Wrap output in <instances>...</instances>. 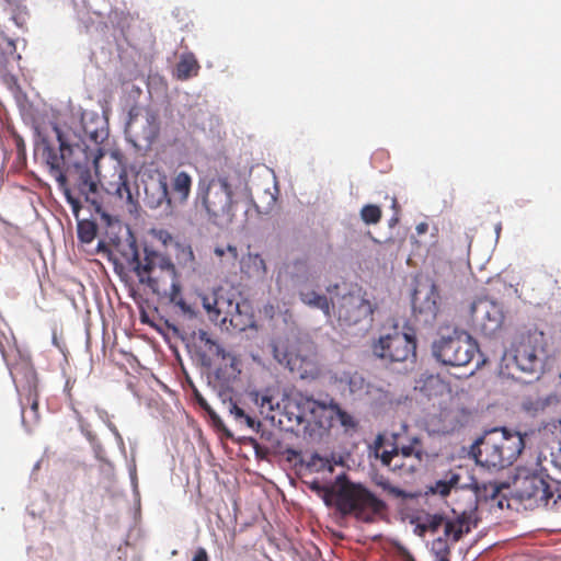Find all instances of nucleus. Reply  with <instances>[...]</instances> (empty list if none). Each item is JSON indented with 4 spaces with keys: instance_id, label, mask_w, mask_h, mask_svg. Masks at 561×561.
Segmentation results:
<instances>
[{
    "instance_id": "obj_1",
    "label": "nucleus",
    "mask_w": 561,
    "mask_h": 561,
    "mask_svg": "<svg viewBox=\"0 0 561 561\" xmlns=\"http://www.w3.org/2000/svg\"><path fill=\"white\" fill-rule=\"evenodd\" d=\"M59 142V153L46 139H42L36 150L42 157L50 175L58 183L75 215L81 209L80 201L71 194L68 178L75 176L76 186L80 194L89 201V195L96 192V183L92 179L90 164L96 163L100 156L94 154L89 146L83 144L81 136L73 130H60L53 127Z\"/></svg>"
},
{
    "instance_id": "obj_2",
    "label": "nucleus",
    "mask_w": 561,
    "mask_h": 561,
    "mask_svg": "<svg viewBox=\"0 0 561 561\" xmlns=\"http://www.w3.org/2000/svg\"><path fill=\"white\" fill-rule=\"evenodd\" d=\"M309 488L317 493H323L324 503L331 505L333 502L342 515H353L364 523L375 522L376 516L387 508L382 500L363 484L351 482L344 473L336 477L334 485H322L313 480Z\"/></svg>"
},
{
    "instance_id": "obj_3",
    "label": "nucleus",
    "mask_w": 561,
    "mask_h": 561,
    "mask_svg": "<svg viewBox=\"0 0 561 561\" xmlns=\"http://www.w3.org/2000/svg\"><path fill=\"white\" fill-rule=\"evenodd\" d=\"M123 256L141 284L148 286L153 294L167 296L172 302L178 301L181 285L175 265L168 255L145 248L140 256L136 242L131 241Z\"/></svg>"
},
{
    "instance_id": "obj_4",
    "label": "nucleus",
    "mask_w": 561,
    "mask_h": 561,
    "mask_svg": "<svg viewBox=\"0 0 561 561\" xmlns=\"http://www.w3.org/2000/svg\"><path fill=\"white\" fill-rule=\"evenodd\" d=\"M199 298L208 319L221 329L243 332L254 325L251 304L236 289L219 286Z\"/></svg>"
},
{
    "instance_id": "obj_5",
    "label": "nucleus",
    "mask_w": 561,
    "mask_h": 561,
    "mask_svg": "<svg viewBox=\"0 0 561 561\" xmlns=\"http://www.w3.org/2000/svg\"><path fill=\"white\" fill-rule=\"evenodd\" d=\"M477 463L488 469H503L511 466L524 448L519 433L494 428L476 443Z\"/></svg>"
},
{
    "instance_id": "obj_6",
    "label": "nucleus",
    "mask_w": 561,
    "mask_h": 561,
    "mask_svg": "<svg viewBox=\"0 0 561 561\" xmlns=\"http://www.w3.org/2000/svg\"><path fill=\"white\" fill-rule=\"evenodd\" d=\"M375 454L382 466L400 477L412 476L423 462L424 448L420 437L409 438L407 444L400 442L399 434L387 440L378 435L375 440Z\"/></svg>"
},
{
    "instance_id": "obj_7",
    "label": "nucleus",
    "mask_w": 561,
    "mask_h": 561,
    "mask_svg": "<svg viewBox=\"0 0 561 561\" xmlns=\"http://www.w3.org/2000/svg\"><path fill=\"white\" fill-rule=\"evenodd\" d=\"M478 351L477 342L465 331L455 330L453 335L442 336L433 344V355L449 366H467Z\"/></svg>"
},
{
    "instance_id": "obj_8",
    "label": "nucleus",
    "mask_w": 561,
    "mask_h": 561,
    "mask_svg": "<svg viewBox=\"0 0 561 561\" xmlns=\"http://www.w3.org/2000/svg\"><path fill=\"white\" fill-rule=\"evenodd\" d=\"M198 201L213 224L221 225L231 221L232 188L226 178L211 180L198 194Z\"/></svg>"
},
{
    "instance_id": "obj_9",
    "label": "nucleus",
    "mask_w": 561,
    "mask_h": 561,
    "mask_svg": "<svg viewBox=\"0 0 561 561\" xmlns=\"http://www.w3.org/2000/svg\"><path fill=\"white\" fill-rule=\"evenodd\" d=\"M546 344L545 333L537 328L520 334L512 346L516 367L527 374L539 373L542 368Z\"/></svg>"
},
{
    "instance_id": "obj_10",
    "label": "nucleus",
    "mask_w": 561,
    "mask_h": 561,
    "mask_svg": "<svg viewBox=\"0 0 561 561\" xmlns=\"http://www.w3.org/2000/svg\"><path fill=\"white\" fill-rule=\"evenodd\" d=\"M374 354L385 360L405 362L416 356V339L414 333L400 332L394 328L392 333L381 335L373 344Z\"/></svg>"
},
{
    "instance_id": "obj_11",
    "label": "nucleus",
    "mask_w": 561,
    "mask_h": 561,
    "mask_svg": "<svg viewBox=\"0 0 561 561\" xmlns=\"http://www.w3.org/2000/svg\"><path fill=\"white\" fill-rule=\"evenodd\" d=\"M471 317L476 329L485 336L499 332L504 323V312L500 304L481 298L471 305Z\"/></svg>"
},
{
    "instance_id": "obj_12",
    "label": "nucleus",
    "mask_w": 561,
    "mask_h": 561,
    "mask_svg": "<svg viewBox=\"0 0 561 561\" xmlns=\"http://www.w3.org/2000/svg\"><path fill=\"white\" fill-rule=\"evenodd\" d=\"M374 312L370 301L364 298L360 293H348L337 301L336 316L343 325H355L369 318Z\"/></svg>"
},
{
    "instance_id": "obj_13",
    "label": "nucleus",
    "mask_w": 561,
    "mask_h": 561,
    "mask_svg": "<svg viewBox=\"0 0 561 561\" xmlns=\"http://www.w3.org/2000/svg\"><path fill=\"white\" fill-rule=\"evenodd\" d=\"M478 496L470 495L468 507L458 511L453 510V516H446L445 537L451 538L453 542H458L463 535L469 534L477 526Z\"/></svg>"
},
{
    "instance_id": "obj_14",
    "label": "nucleus",
    "mask_w": 561,
    "mask_h": 561,
    "mask_svg": "<svg viewBox=\"0 0 561 561\" xmlns=\"http://www.w3.org/2000/svg\"><path fill=\"white\" fill-rule=\"evenodd\" d=\"M516 494L522 502L536 507L547 506L553 496L549 482L537 474L518 479Z\"/></svg>"
},
{
    "instance_id": "obj_15",
    "label": "nucleus",
    "mask_w": 561,
    "mask_h": 561,
    "mask_svg": "<svg viewBox=\"0 0 561 561\" xmlns=\"http://www.w3.org/2000/svg\"><path fill=\"white\" fill-rule=\"evenodd\" d=\"M440 296L435 284L420 286L412 296V310L417 321L432 323L439 311Z\"/></svg>"
},
{
    "instance_id": "obj_16",
    "label": "nucleus",
    "mask_w": 561,
    "mask_h": 561,
    "mask_svg": "<svg viewBox=\"0 0 561 561\" xmlns=\"http://www.w3.org/2000/svg\"><path fill=\"white\" fill-rule=\"evenodd\" d=\"M199 341L205 344L207 347V351L217 356L220 357L222 360V364L217 369V377L222 378L225 381H230L237 379L241 370L239 369V359L236 355L226 352V350L219 345L216 341L211 340L207 332L201 331L199 332Z\"/></svg>"
},
{
    "instance_id": "obj_17",
    "label": "nucleus",
    "mask_w": 561,
    "mask_h": 561,
    "mask_svg": "<svg viewBox=\"0 0 561 561\" xmlns=\"http://www.w3.org/2000/svg\"><path fill=\"white\" fill-rule=\"evenodd\" d=\"M145 202L148 207L156 209L165 206L172 209V197L169 190L167 175L160 174L156 182H151L145 187Z\"/></svg>"
},
{
    "instance_id": "obj_18",
    "label": "nucleus",
    "mask_w": 561,
    "mask_h": 561,
    "mask_svg": "<svg viewBox=\"0 0 561 561\" xmlns=\"http://www.w3.org/2000/svg\"><path fill=\"white\" fill-rule=\"evenodd\" d=\"M325 375L330 383L352 393L363 387L364 379L344 365L331 367Z\"/></svg>"
},
{
    "instance_id": "obj_19",
    "label": "nucleus",
    "mask_w": 561,
    "mask_h": 561,
    "mask_svg": "<svg viewBox=\"0 0 561 561\" xmlns=\"http://www.w3.org/2000/svg\"><path fill=\"white\" fill-rule=\"evenodd\" d=\"M106 190L110 194L115 195L124 203L129 211L137 209L138 201L131 192L128 175L125 170L119 171L117 181L110 182Z\"/></svg>"
},
{
    "instance_id": "obj_20",
    "label": "nucleus",
    "mask_w": 561,
    "mask_h": 561,
    "mask_svg": "<svg viewBox=\"0 0 561 561\" xmlns=\"http://www.w3.org/2000/svg\"><path fill=\"white\" fill-rule=\"evenodd\" d=\"M100 123L99 117H88L85 114L81 116L80 122H78L75 126L69 127H59L56 125L60 130H73L75 133L79 134L83 140V144L88 146L87 140H91L94 144H99L100 140L104 137V130L99 129L96 126H92L94 124Z\"/></svg>"
},
{
    "instance_id": "obj_21",
    "label": "nucleus",
    "mask_w": 561,
    "mask_h": 561,
    "mask_svg": "<svg viewBox=\"0 0 561 561\" xmlns=\"http://www.w3.org/2000/svg\"><path fill=\"white\" fill-rule=\"evenodd\" d=\"M240 271L249 279L263 280L267 275L264 259L257 253H248L240 260Z\"/></svg>"
},
{
    "instance_id": "obj_22",
    "label": "nucleus",
    "mask_w": 561,
    "mask_h": 561,
    "mask_svg": "<svg viewBox=\"0 0 561 561\" xmlns=\"http://www.w3.org/2000/svg\"><path fill=\"white\" fill-rule=\"evenodd\" d=\"M192 184L193 179L191 174L186 171H175L170 182L172 202L186 203L191 194Z\"/></svg>"
},
{
    "instance_id": "obj_23",
    "label": "nucleus",
    "mask_w": 561,
    "mask_h": 561,
    "mask_svg": "<svg viewBox=\"0 0 561 561\" xmlns=\"http://www.w3.org/2000/svg\"><path fill=\"white\" fill-rule=\"evenodd\" d=\"M277 394V389L271 387H267L263 390H252L249 392L251 400L255 405L260 408L261 413L266 415L279 407Z\"/></svg>"
},
{
    "instance_id": "obj_24",
    "label": "nucleus",
    "mask_w": 561,
    "mask_h": 561,
    "mask_svg": "<svg viewBox=\"0 0 561 561\" xmlns=\"http://www.w3.org/2000/svg\"><path fill=\"white\" fill-rule=\"evenodd\" d=\"M175 260L179 266L187 273H195L197 271V261L190 244L179 242L175 244Z\"/></svg>"
},
{
    "instance_id": "obj_25",
    "label": "nucleus",
    "mask_w": 561,
    "mask_h": 561,
    "mask_svg": "<svg viewBox=\"0 0 561 561\" xmlns=\"http://www.w3.org/2000/svg\"><path fill=\"white\" fill-rule=\"evenodd\" d=\"M299 298L305 305L321 310L327 317L331 316L332 304L325 295L318 294L314 290H300Z\"/></svg>"
},
{
    "instance_id": "obj_26",
    "label": "nucleus",
    "mask_w": 561,
    "mask_h": 561,
    "mask_svg": "<svg viewBox=\"0 0 561 561\" xmlns=\"http://www.w3.org/2000/svg\"><path fill=\"white\" fill-rule=\"evenodd\" d=\"M199 64L193 54L182 55L176 65L175 76L179 80H187L191 77L197 76L199 71Z\"/></svg>"
},
{
    "instance_id": "obj_27",
    "label": "nucleus",
    "mask_w": 561,
    "mask_h": 561,
    "mask_svg": "<svg viewBox=\"0 0 561 561\" xmlns=\"http://www.w3.org/2000/svg\"><path fill=\"white\" fill-rule=\"evenodd\" d=\"M291 279L296 286H302L310 279V264L308 259H296L291 262Z\"/></svg>"
},
{
    "instance_id": "obj_28",
    "label": "nucleus",
    "mask_w": 561,
    "mask_h": 561,
    "mask_svg": "<svg viewBox=\"0 0 561 561\" xmlns=\"http://www.w3.org/2000/svg\"><path fill=\"white\" fill-rule=\"evenodd\" d=\"M548 405L549 399L540 397L539 394H529L525 397L522 402L523 410L530 415H537L543 412Z\"/></svg>"
},
{
    "instance_id": "obj_29",
    "label": "nucleus",
    "mask_w": 561,
    "mask_h": 561,
    "mask_svg": "<svg viewBox=\"0 0 561 561\" xmlns=\"http://www.w3.org/2000/svg\"><path fill=\"white\" fill-rule=\"evenodd\" d=\"M329 409L332 412V419H336L344 430L353 431L357 427V422L352 414L343 410L339 403L331 402Z\"/></svg>"
},
{
    "instance_id": "obj_30",
    "label": "nucleus",
    "mask_w": 561,
    "mask_h": 561,
    "mask_svg": "<svg viewBox=\"0 0 561 561\" xmlns=\"http://www.w3.org/2000/svg\"><path fill=\"white\" fill-rule=\"evenodd\" d=\"M272 353L274 358L279 364L290 365L293 362V354L288 350L287 340L277 337L271 343Z\"/></svg>"
},
{
    "instance_id": "obj_31",
    "label": "nucleus",
    "mask_w": 561,
    "mask_h": 561,
    "mask_svg": "<svg viewBox=\"0 0 561 561\" xmlns=\"http://www.w3.org/2000/svg\"><path fill=\"white\" fill-rule=\"evenodd\" d=\"M431 552L434 561H449L450 546L446 538L438 537L432 541Z\"/></svg>"
},
{
    "instance_id": "obj_32",
    "label": "nucleus",
    "mask_w": 561,
    "mask_h": 561,
    "mask_svg": "<svg viewBox=\"0 0 561 561\" xmlns=\"http://www.w3.org/2000/svg\"><path fill=\"white\" fill-rule=\"evenodd\" d=\"M78 238L83 243H91L96 236V225L91 220H81L78 222Z\"/></svg>"
},
{
    "instance_id": "obj_33",
    "label": "nucleus",
    "mask_w": 561,
    "mask_h": 561,
    "mask_svg": "<svg viewBox=\"0 0 561 561\" xmlns=\"http://www.w3.org/2000/svg\"><path fill=\"white\" fill-rule=\"evenodd\" d=\"M446 516L440 514H427L419 527L423 531L436 533L440 526H445Z\"/></svg>"
},
{
    "instance_id": "obj_34",
    "label": "nucleus",
    "mask_w": 561,
    "mask_h": 561,
    "mask_svg": "<svg viewBox=\"0 0 561 561\" xmlns=\"http://www.w3.org/2000/svg\"><path fill=\"white\" fill-rule=\"evenodd\" d=\"M360 218L366 225H376L381 219V209L374 204L365 205L360 209Z\"/></svg>"
},
{
    "instance_id": "obj_35",
    "label": "nucleus",
    "mask_w": 561,
    "mask_h": 561,
    "mask_svg": "<svg viewBox=\"0 0 561 561\" xmlns=\"http://www.w3.org/2000/svg\"><path fill=\"white\" fill-rule=\"evenodd\" d=\"M459 481V476L453 473L448 480H438L435 482L434 486H432V491L435 494H439L442 496H446L450 493V490L454 485H456Z\"/></svg>"
},
{
    "instance_id": "obj_36",
    "label": "nucleus",
    "mask_w": 561,
    "mask_h": 561,
    "mask_svg": "<svg viewBox=\"0 0 561 561\" xmlns=\"http://www.w3.org/2000/svg\"><path fill=\"white\" fill-rule=\"evenodd\" d=\"M307 466L311 469H314L316 471H324L328 470L329 472H333L334 467L327 458H322L318 454H313L310 457V460L308 461Z\"/></svg>"
},
{
    "instance_id": "obj_37",
    "label": "nucleus",
    "mask_w": 561,
    "mask_h": 561,
    "mask_svg": "<svg viewBox=\"0 0 561 561\" xmlns=\"http://www.w3.org/2000/svg\"><path fill=\"white\" fill-rule=\"evenodd\" d=\"M16 46L14 41L0 34V62L7 60L9 56L14 55Z\"/></svg>"
},
{
    "instance_id": "obj_38",
    "label": "nucleus",
    "mask_w": 561,
    "mask_h": 561,
    "mask_svg": "<svg viewBox=\"0 0 561 561\" xmlns=\"http://www.w3.org/2000/svg\"><path fill=\"white\" fill-rule=\"evenodd\" d=\"M147 123L148 127L142 133V139L150 144L157 138L159 127L156 123V117L153 115L148 116Z\"/></svg>"
},
{
    "instance_id": "obj_39",
    "label": "nucleus",
    "mask_w": 561,
    "mask_h": 561,
    "mask_svg": "<svg viewBox=\"0 0 561 561\" xmlns=\"http://www.w3.org/2000/svg\"><path fill=\"white\" fill-rule=\"evenodd\" d=\"M230 413L234 415L236 420L244 421L249 427H253L255 424L254 419H252L250 415L245 414L243 409L238 407L236 403H231Z\"/></svg>"
},
{
    "instance_id": "obj_40",
    "label": "nucleus",
    "mask_w": 561,
    "mask_h": 561,
    "mask_svg": "<svg viewBox=\"0 0 561 561\" xmlns=\"http://www.w3.org/2000/svg\"><path fill=\"white\" fill-rule=\"evenodd\" d=\"M214 252L219 257L224 256L225 253L228 252L232 261H236L239 255L237 247L230 244L226 249L217 247Z\"/></svg>"
},
{
    "instance_id": "obj_41",
    "label": "nucleus",
    "mask_w": 561,
    "mask_h": 561,
    "mask_svg": "<svg viewBox=\"0 0 561 561\" xmlns=\"http://www.w3.org/2000/svg\"><path fill=\"white\" fill-rule=\"evenodd\" d=\"M383 490L388 491L389 493L396 495V496H403L404 492L397 488V486H393L391 485L388 481H385V482H379L378 483Z\"/></svg>"
},
{
    "instance_id": "obj_42",
    "label": "nucleus",
    "mask_w": 561,
    "mask_h": 561,
    "mask_svg": "<svg viewBox=\"0 0 561 561\" xmlns=\"http://www.w3.org/2000/svg\"><path fill=\"white\" fill-rule=\"evenodd\" d=\"M192 561H208L207 551L204 548H198Z\"/></svg>"
},
{
    "instance_id": "obj_43",
    "label": "nucleus",
    "mask_w": 561,
    "mask_h": 561,
    "mask_svg": "<svg viewBox=\"0 0 561 561\" xmlns=\"http://www.w3.org/2000/svg\"><path fill=\"white\" fill-rule=\"evenodd\" d=\"M31 413L33 414V421L38 420V402L36 399L31 400Z\"/></svg>"
},
{
    "instance_id": "obj_44",
    "label": "nucleus",
    "mask_w": 561,
    "mask_h": 561,
    "mask_svg": "<svg viewBox=\"0 0 561 561\" xmlns=\"http://www.w3.org/2000/svg\"><path fill=\"white\" fill-rule=\"evenodd\" d=\"M25 15H26V12H24V13L19 12L16 14H13L12 19L14 20L16 25L23 26L25 23Z\"/></svg>"
},
{
    "instance_id": "obj_45",
    "label": "nucleus",
    "mask_w": 561,
    "mask_h": 561,
    "mask_svg": "<svg viewBox=\"0 0 561 561\" xmlns=\"http://www.w3.org/2000/svg\"><path fill=\"white\" fill-rule=\"evenodd\" d=\"M195 398L197 403L206 411H210V407L208 405L207 401L198 393L195 392Z\"/></svg>"
},
{
    "instance_id": "obj_46",
    "label": "nucleus",
    "mask_w": 561,
    "mask_h": 561,
    "mask_svg": "<svg viewBox=\"0 0 561 561\" xmlns=\"http://www.w3.org/2000/svg\"><path fill=\"white\" fill-rule=\"evenodd\" d=\"M400 221V214H397V213H393V215L391 216V218L389 219L388 221V225L390 228L397 226Z\"/></svg>"
},
{
    "instance_id": "obj_47",
    "label": "nucleus",
    "mask_w": 561,
    "mask_h": 561,
    "mask_svg": "<svg viewBox=\"0 0 561 561\" xmlns=\"http://www.w3.org/2000/svg\"><path fill=\"white\" fill-rule=\"evenodd\" d=\"M391 208L393 209V213L401 214V207L394 196L391 197Z\"/></svg>"
},
{
    "instance_id": "obj_48",
    "label": "nucleus",
    "mask_w": 561,
    "mask_h": 561,
    "mask_svg": "<svg viewBox=\"0 0 561 561\" xmlns=\"http://www.w3.org/2000/svg\"><path fill=\"white\" fill-rule=\"evenodd\" d=\"M416 230L419 233H424L427 230V225L425 222H422L417 225Z\"/></svg>"
},
{
    "instance_id": "obj_49",
    "label": "nucleus",
    "mask_w": 561,
    "mask_h": 561,
    "mask_svg": "<svg viewBox=\"0 0 561 561\" xmlns=\"http://www.w3.org/2000/svg\"><path fill=\"white\" fill-rule=\"evenodd\" d=\"M309 374L312 378H317L320 376V369L318 367H314L309 371Z\"/></svg>"
},
{
    "instance_id": "obj_50",
    "label": "nucleus",
    "mask_w": 561,
    "mask_h": 561,
    "mask_svg": "<svg viewBox=\"0 0 561 561\" xmlns=\"http://www.w3.org/2000/svg\"><path fill=\"white\" fill-rule=\"evenodd\" d=\"M22 419H23V421H25L24 411L22 412Z\"/></svg>"
}]
</instances>
